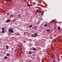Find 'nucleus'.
<instances>
[{
	"mask_svg": "<svg viewBox=\"0 0 62 62\" xmlns=\"http://www.w3.org/2000/svg\"><path fill=\"white\" fill-rule=\"evenodd\" d=\"M43 42H45V40H43Z\"/></svg>",
	"mask_w": 62,
	"mask_h": 62,
	"instance_id": "a211bd4d",
	"label": "nucleus"
},
{
	"mask_svg": "<svg viewBox=\"0 0 62 62\" xmlns=\"http://www.w3.org/2000/svg\"><path fill=\"white\" fill-rule=\"evenodd\" d=\"M4 58L5 59H7L8 58V57L6 56H5Z\"/></svg>",
	"mask_w": 62,
	"mask_h": 62,
	"instance_id": "423d86ee",
	"label": "nucleus"
},
{
	"mask_svg": "<svg viewBox=\"0 0 62 62\" xmlns=\"http://www.w3.org/2000/svg\"><path fill=\"white\" fill-rule=\"evenodd\" d=\"M32 26H33V25H31L29 26V27L30 28H31V27H32Z\"/></svg>",
	"mask_w": 62,
	"mask_h": 62,
	"instance_id": "0eeeda50",
	"label": "nucleus"
},
{
	"mask_svg": "<svg viewBox=\"0 0 62 62\" xmlns=\"http://www.w3.org/2000/svg\"><path fill=\"white\" fill-rule=\"evenodd\" d=\"M33 4H35V3H33Z\"/></svg>",
	"mask_w": 62,
	"mask_h": 62,
	"instance_id": "79ce46f5",
	"label": "nucleus"
},
{
	"mask_svg": "<svg viewBox=\"0 0 62 62\" xmlns=\"http://www.w3.org/2000/svg\"><path fill=\"white\" fill-rule=\"evenodd\" d=\"M45 26H47V25L46 24H45L44 25Z\"/></svg>",
	"mask_w": 62,
	"mask_h": 62,
	"instance_id": "aec40b11",
	"label": "nucleus"
},
{
	"mask_svg": "<svg viewBox=\"0 0 62 62\" xmlns=\"http://www.w3.org/2000/svg\"><path fill=\"white\" fill-rule=\"evenodd\" d=\"M49 23H52V21H50V22Z\"/></svg>",
	"mask_w": 62,
	"mask_h": 62,
	"instance_id": "cd10ccee",
	"label": "nucleus"
},
{
	"mask_svg": "<svg viewBox=\"0 0 62 62\" xmlns=\"http://www.w3.org/2000/svg\"><path fill=\"white\" fill-rule=\"evenodd\" d=\"M6 48L7 49H9V47H8V45H7L6 46Z\"/></svg>",
	"mask_w": 62,
	"mask_h": 62,
	"instance_id": "7ed1b4c3",
	"label": "nucleus"
},
{
	"mask_svg": "<svg viewBox=\"0 0 62 62\" xmlns=\"http://www.w3.org/2000/svg\"><path fill=\"white\" fill-rule=\"evenodd\" d=\"M32 37H34V35H33V34H32L31 36Z\"/></svg>",
	"mask_w": 62,
	"mask_h": 62,
	"instance_id": "9d476101",
	"label": "nucleus"
},
{
	"mask_svg": "<svg viewBox=\"0 0 62 62\" xmlns=\"http://www.w3.org/2000/svg\"><path fill=\"white\" fill-rule=\"evenodd\" d=\"M41 14V15H43V13H42Z\"/></svg>",
	"mask_w": 62,
	"mask_h": 62,
	"instance_id": "473e14b6",
	"label": "nucleus"
},
{
	"mask_svg": "<svg viewBox=\"0 0 62 62\" xmlns=\"http://www.w3.org/2000/svg\"><path fill=\"white\" fill-rule=\"evenodd\" d=\"M38 27L37 26H35L34 27V28H37Z\"/></svg>",
	"mask_w": 62,
	"mask_h": 62,
	"instance_id": "dca6fc26",
	"label": "nucleus"
},
{
	"mask_svg": "<svg viewBox=\"0 0 62 62\" xmlns=\"http://www.w3.org/2000/svg\"><path fill=\"white\" fill-rule=\"evenodd\" d=\"M29 54H32V52H29Z\"/></svg>",
	"mask_w": 62,
	"mask_h": 62,
	"instance_id": "1a4fd4ad",
	"label": "nucleus"
},
{
	"mask_svg": "<svg viewBox=\"0 0 62 62\" xmlns=\"http://www.w3.org/2000/svg\"><path fill=\"white\" fill-rule=\"evenodd\" d=\"M8 31L10 33H13L14 30H12V29L11 28H10L8 29Z\"/></svg>",
	"mask_w": 62,
	"mask_h": 62,
	"instance_id": "f257e3e1",
	"label": "nucleus"
},
{
	"mask_svg": "<svg viewBox=\"0 0 62 62\" xmlns=\"http://www.w3.org/2000/svg\"><path fill=\"white\" fill-rule=\"evenodd\" d=\"M61 29V28H60V27L58 26V29Z\"/></svg>",
	"mask_w": 62,
	"mask_h": 62,
	"instance_id": "2eb2a0df",
	"label": "nucleus"
},
{
	"mask_svg": "<svg viewBox=\"0 0 62 62\" xmlns=\"http://www.w3.org/2000/svg\"><path fill=\"white\" fill-rule=\"evenodd\" d=\"M54 23H57V22H54Z\"/></svg>",
	"mask_w": 62,
	"mask_h": 62,
	"instance_id": "c85d7f7f",
	"label": "nucleus"
},
{
	"mask_svg": "<svg viewBox=\"0 0 62 62\" xmlns=\"http://www.w3.org/2000/svg\"><path fill=\"white\" fill-rule=\"evenodd\" d=\"M13 37H12V39H13Z\"/></svg>",
	"mask_w": 62,
	"mask_h": 62,
	"instance_id": "58836bf2",
	"label": "nucleus"
},
{
	"mask_svg": "<svg viewBox=\"0 0 62 62\" xmlns=\"http://www.w3.org/2000/svg\"><path fill=\"white\" fill-rule=\"evenodd\" d=\"M52 22H53V23H54V20H52Z\"/></svg>",
	"mask_w": 62,
	"mask_h": 62,
	"instance_id": "f8f14e48",
	"label": "nucleus"
},
{
	"mask_svg": "<svg viewBox=\"0 0 62 62\" xmlns=\"http://www.w3.org/2000/svg\"><path fill=\"white\" fill-rule=\"evenodd\" d=\"M22 50V48L20 47V50H21H21Z\"/></svg>",
	"mask_w": 62,
	"mask_h": 62,
	"instance_id": "4be33fe9",
	"label": "nucleus"
},
{
	"mask_svg": "<svg viewBox=\"0 0 62 62\" xmlns=\"http://www.w3.org/2000/svg\"><path fill=\"white\" fill-rule=\"evenodd\" d=\"M2 33H5V31H2Z\"/></svg>",
	"mask_w": 62,
	"mask_h": 62,
	"instance_id": "f3484780",
	"label": "nucleus"
},
{
	"mask_svg": "<svg viewBox=\"0 0 62 62\" xmlns=\"http://www.w3.org/2000/svg\"><path fill=\"white\" fill-rule=\"evenodd\" d=\"M58 60L60 61V59H59V58H58Z\"/></svg>",
	"mask_w": 62,
	"mask_h": 62,
	"instance_id": "5701e85b",
	"label": "nucleus"
},
{
	"mask_svg": "<svg viewBox=\"0 0 62 62\" xmlns=\"http://www.w3.org/2000/svg\"><path fill=\"white\" fill-rule=\"evenodd\" d=\"M16 51H17V50H16L15 51V53H16Z\"/></svg>",
	"mask_w": 62,
	"mask_h": 62,
	"instance_id": "bb28decb",
	"label": "nucleus"
},
{
	"mask_svg": "<svg viewBox=\"0 0 62 62\" xmlns=\"http://www.w3.org/2000/svg\"><path fill=\"white\" fill-rule=\"evenodd\" d=\"M54 28H56V27H54Z\"/></svg>",
	"mask_w": 62,
	"mask_h": 62,
	"instance_id": "f704fd0d",
	"label": "nucleus"
},
{
	"mask_svg": "<svg viewBox=\"0 0 62 62\" xmlns=\"http://www.w3.org/2000/svg\"><path fill=\"white\" fill-rule=\"evenodd\" d=\"M59 41H61V40H59Z\"/></svg>",
	"mask_w": 62,
	"mask_h": 62,
	"instance_id": "ea45409f",
	"label": "nucleus"
},
{
	"mask_svg": "<svg viewBox=\"0 0 62 62\" xmlns=\"http://www.w3.org/2000/svg\"><path fill=\"white\" fill-rule=\"evenodd\" d=\"M29 41H32V40H31V39H29Z\"/></svg>",
	"mask_w": 62,
	"mask_h": 62,
	"instance_id": "393cba45",
	"label": "nucleus"
},
{
	"mask_svg": "<svg viewBox=\"0 0 62 62\" xmlns=\"http://www.w3.org/2000/svg\"><path fill=\"white\" fill-rule=\"evenodd\" d=\"M2 30H4L5 28H2Z\"/></svg>",
	"mask_w": 62,
	"mask_h": 62,
	"instance_id": "4468645a",
	"label": "nucleus"
},
{
	"mask_svg": "<svg viewBox=\"0 0 62 62\" xmlns=\"http://www.w3.org/2000/svg\"><path fill=\"white\" fill-rule=\"evenodd\" d=\"M17 53H19V52L18 51H17Z\"/></svg>",
	"mask_w": 62,
	"mask_h": 62,
	"instance_id": "4c0bfd02",
	"label": "nucleus"
},
{
	"mask_svg": "<svg viewBox=\"0 0 62 62\" xmlns=\"http://www.w3.org/2000/svg\"><path fill=\"white\" fill-rule=\"evenodd\" d=\"M48 56V57H49V56Z\"/></svg>",
	"mask_w": 62,
	"mask_h": 62,
	"instance_id": "c03bdc74",
	"label": "nucleus"
},
{
	"mask_svg": "<svg viewBox=\"0 0 62 62\" xmlns=\"http://www.w3.org/2000/svg\"><path fill=\"white\" fill-rule=\"evenodd\" d=\"M34 35H35V36H34V37L35 38H36V37H37V33H35V34H34Z\"/></svg>",
	"mask_w": 62,
	"mask_h": 62,
	"instance_id": "20e7f679",
	"label": "nucleus"
},
{
	"mask_svg": "<svg viewBox=\"0 0 62 62\" xmlns=\"http://www.w3.org/2000/svg\"><path fill=\"white\" fill-rule=\"evenodd\" d=\"M37 5H38V4H37Z\"/></svg>",
	"mask_w": 62,
	"mask_h": 62,
	"instance_id": "de8ad7c7",
	"label": "nucleus"
},
{
	"mask_svg": "<svg viewBox=\"0 0 62 62\" xmlns=\"http://www.w3.org/2000/svg\"><path fill=\"white\" fill-rule=\"evenodd\" d=\"M10 34V33L8 32L7 33L8 34Z\"/></svg>",
	"mask_w": 62,
	"mask_h": 62,
	"instance_id": "7c9ffc66",
	"label": "nucleus"
},
{
	"mask_svg": "<svg viewBox=\"0 0 62 62\" xmlns=\"http://www.w3.org/2000/svg\"><path fill=\"white\" fill-rule=\"evenodd\" d=\"M33 50H34V51H36V48H34L33 49Z\"/></svg>",
	"mask_w": 62,
	"mask_h": 62,
	"instance_id": "9b49d317",
	"label": "nucleus"
},
{
	"mask_svg": "<svg viewBox=\"0 0 62 62\" xmlns=\"http://www.w3.org/2000/svg\"><path fill=\"white\" fill-rule=\"evenodd\" d=\"M51 57H52V58H54V56H52Z\"/></svg>",
	"mask_w": 62,
	"mask_h": 62,
	"instance_id": "c756f323",
	"label": "nucleus"
},
{
	"mask_svg": "<svg viewBox=\"0 0 62 62\" xmlns=\"http://www.w3.org/2000/svg\"><path fill=\"white\" fill-rule=\"evenodd\" d=\"M1 28V27L0 26V28Z\"/></svg>",
	"mask_w": 62,
	"mask_h": 62,
	"instance_id": "37998d69",
	"label": "nucleus"
},
{
	"mask_svg": "<svg viewBox=\"0 0 62 62\" xmlns=\"http://www.w3.org/2000/svg\"><path fill=\"white\" fill-rule=\"evenodd\" d=\"M53 62H55V61L54 60L53 61Z\"/></svg>",
	"mask_w": 62,
	"mask_h": 62,
	"instance_id": "2f4dec72",
	"label": "nucleus"
},
{
	"mask_svg": "<svg viewBox=\"0 0 62 62\" xmlns=\"http://www.w3.org/2000/svg\"><path fill=\"white\" fill-rule=\"evenodd\" d=\"M36 11L37 12H39V10H36Z\"/></svg>",
	"mask_w": 62,
	"mask_h": 62,
	"instance_id": "b1692460",
	"label": "nucleus"
},
{
	"mask_svg": "<svg viewBox=\"0 0 62 62\" xmlns=\"http://www.w3.org/2000/svg\"><path fill=\"white\" fill-rule=\"evenodd\" d=\"M4 53L5 54V52H4Z\"/></svg>",
	"mask_w": 62,
	"mask_h": 62,
	"instance_id": "49530a36",
	"label": "nucleus"
},
{
	"mask_svg": "<svg viewBox=\"0 0 62 62\" xmlns=\"http://www.w3.org/2000/svg\"><path fill=\"white\" fill-rule=\"evenodd\" d=\"M46 31L47 32H50V30H49V29L46 30Z\"/></svg>",
	"mask_w": 62,
	"mask_h": 62,
	"instance_id": "6e6552de",
	"label": "nucleus"
},
{
	"mask_svg": "<svg viewBox=\"0 0 62 62\" xmlns=\"http://www.w3.org/2000/svg\"><path fill=\"white\" fill-rule=\"evenodd\" d=\"M27 6H28V7H30V5L27 4Z\"/></svg>",
	"mask_w": 62,
	"mask_h": 62,
	"instance_id": "ddd939ff",
	"label": "nucleus"
},
{
	"mask_svg": "<svg viewBox=\"0 0 62 62\" xmlns=\"http://www.w3.org/2000/svg\"><path fill=\"white\" fill-rule=\"evenodd\" d=\"M0 6H1V5H0Z\"/></svg>",
	"mask_w": 62,
	"mask_h": 62,
	"instance_id": "a18cd8bd",
	"label": "nucleus"
},
{
	"mask_svg": "<svg viewBox=\"0 0 62 62\" xmlns=\"http://www.w3.org/2000/svg\"><path fill=\"white\" fill-rule=\"evenodd\" d=\"M49 45H48V46H47L48 47H49Z\"/></svg>",
	"mask_w": 62,
	"mask_h": 62,
	"instance_id": "e433bc0d",
	"label": "nucleus"
},
{
	"mask_svg": "<svg viewBox=\"0 0 62 62\" xmlns=\"http://www.w3.org/2000/svg\"><path fill=\"white\" fill-rule=\"evenodd\" d=\"M10 19H8V20H7L6 21V23H9V22H10Z\"/></svg>",
	"mask_w": 62,
	"mask_h": 62,
	"instance_id": "f03ea898",
	"label": "nucleus"
},
{
	"mask_svg": "<svg viewBox=\"0 0 62 62\" xmlns=\"http://www.w3.org/2000/svg\"><path fill=\"white\" fill-rule=\"evenodd\" d=\"M42 62H43V60H42Z\"/></svg>",
	"mask_w": 62,
	"mask_h": 62,
	"instance_id": "a19ab883",
	"label": "nucleus"
},
{
	"mask_svg": "<svg viewBox=\"0 0 62 62\" xmlns=\"http://www.w3.org/2000/svg\"><path fill=\"white\" fill-rule=\"evenodd\" d=\"M7 14L8 15V16H9V13H7Z\"/></svg>",
	"mask_w": 62,
	"mask_h": 62,
	"instance_id": "412c9836",
	"label": "nucleus"
},
{
	"mask_svg": "<svg viewBox=\"0 0 62 62\" xmlns=\"http://www.w3.org/2000/svg\"><path fill=\"white\" fill-rule=\"evenodd\" d=\"M7 55H9V54L8 53L7 54Z\"/></svg>",
	"mask_w": 62,
	"mask_h": 62,
	"instance_id": "a878e982",
	"label": "nucleus"
},
{
	"mask_svg": "<svg viewBox=\"0 0 62 62\" xmlns=\"http://www.w3.org/2000/svg\"><path fill=\"white\" fill-rule=\"evenodd\" d=\"M6 3H8V2H10V0H6Z\"/></svg>",
	"mask_w": 62,
	"mask_h": 62,
	"instance_id": "39448f33",
	"label": "nucleus"
},
{
	"mask_svg": "<svg viewBox=\"0 0 62 62\" xmlns=\"http://www.w3.org/2000/svg\"><path fill=\"white\" fill-rule=\"evenodd\" d=\"M11 16H12V17H14V15H11Z\"/></svg>",
	"mask_w": 62,
	"mask_h": 62,
	"instance_id": "6ab92c4d",
	"label": "nucleus"
},
{
	"mask_svg": "<svg viewBox=\"0 0 62 62\" xmlns=\"http://www.w3.org/2000/svg\"><path fill=\"white\" fill-rule=\"evenodd\" d=\"M39 13H41V11H39Z\"/></svg>",
	"mask_w": 62,
	"mask_h": 62,
	"instance_id": "72a5a7b5",
	"label": "nucleus"
},
{
	"mask_svg": "<svg viewBox=\"0 0 62 62\" xmlns=\"http://www.w3.org/2000/svg\"><path fill=\"white\" fill-rule=\"evenodd\" d=\"M53 53L54 54H55V53H54V52H53Z\"/></svg>",
	"mask_w": 62,
	"mask_h": 62,
	"instance_id": "c9c22d12",
	"label": "nucleus"
}]
</instances>
